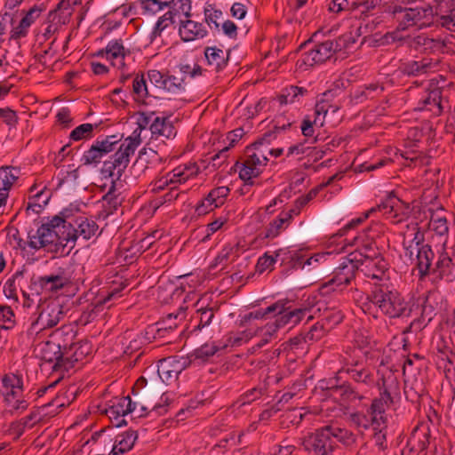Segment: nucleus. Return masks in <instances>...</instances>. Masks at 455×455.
<instances>
[{
    "label": "nucleus",
    "instance_id": "obj_1",
    "mask_svg": "<svg viewBox=\"0 0 455 455\" xmlns=\"http://www.w3.org/2000/svg\"><path fill=\"white\" fill-rule=\"evenodd\" d=\"M369 303L364 308L371 311L372 307L390 319L410 317L416 306L413 299H406L398 291L387 285L375 287L368 295Z\"/></svg>",
    "mask_w": 455,
    "mask_h": 455
},
{
    "label": "nucleus",
    "instance_id": "obj_40",
    "mask_svg": "<svg viewBox=\"0 0 455 455\" xmlns=\"http://www.w3.org/2000/svg\"><path fill=\"white\" fill-rule=\"evenodd\" d=\"M421 314L419 318L414 319L411 324L410 328H415L418 331L423 330L435 316L436 308L433 305L429 297H427L424 299L423 304L421 305Z\"/></svg>",
    "mask_w": 455,
    "mask_h": 455
},
{
    "label": "nucleus",
    "instance_id": "obj_49",
    "mask_svg": "<svg viewBox=\"0 0 455 455\" xmlns=\"http://www.w3.org/2000/svg\"><path fill=\"white\" fill-rule=\"evenodd\" d=\"M174 16L175 12L173 11H168L158 19L149 36L150 43H153L158 36H161L162 32L174 23Z\"/></svg>",
    "mask_w": 455,
    "mask_h": 455
},
{
    "label": "nucleus",
    "instance_id": "obj_46",
    "mask_svg": "<svg viewBox=\"0 0 455 455\" xmlns=\"http://www.w3.org/2000/svg\"><path fill=\"white\" fill-rule=\"evenodd\" d=\"M317 196L316 189L311 188L307 194L299 196L292 204L291 209L285 212L286 215L293 220L299 216L301 212L309 204V203Z\"/></svg>",
    "mask_w": 455,
    "mask_h": 455
},
{
    "label": "nucleus",
    "instance_id": "obj_13",
    "mask_svg": "<svg viewBox=\"0 0 455 455\" xmlns=\"http://www.w3.org/2000/svg\"><path fill=\"white\" fill-rule=\"evenodd\" d=\"M163 386L155 382H148L143 376L140 377L132 387V393L135 399L143 403H151L158 396L163 399Z\"/></svg>",
    "mask_w": 455,
    "mask_h": 455
},
{
    "label": "nucleus",
    "instance_id": "obj_22",
    "mask_svg": "<svg viewBox=\"0 0 455 455\" xmlns=\"http://www.w3.org/2000/svg\"><path fill=\"white\" fill-rule=\"evenodd\" d=\"M323 383L322 382L321 388L327 390L330 396L339 399L343 403H350L363 398V395H360L349 382H344L341 385H329L330 383H326L325 386Z\"/></svg>",
    "mask_w": 455,
    "mask_h": 455
},
{
    "label": "nucleus",
    "instance_id": "obj_57",
    "mask_svg": "<svg viewBox=\"0 0 455 455\" xmlns=\"http://www.w3.org/2000/svg\"><path fill=\"white\" fill-rule=\"evenodd\" d=\"M196 314L199 315V323L194 327L193 331L202 330L205 326L210 325L212 319L214 318V312L212 307H201L196 310Z\"/></svg>",
    "mask_w": 455,
    "mask_h": 455
},
{
    "label": "nucleus",
    "instance_id": "obj_20",
    "mask_svg": "<svg viewBox=\"0 0 455 455\" xmlns=\"http://www.w3.org/2000/svg\"><path fill=\"white\" fill-rule=\"evenodd\" d=\"M356 271L357 267L355 265H352L349 260L342 259V261L333 269V276L323 284V287L348 285L355 279Z\"/></svg>",
    "mask_w": 455,
    "mask_h": 455
},
{
    "label": "nucleus",
    "instance_id": "obj_45",
    "mask_svg": "<svg viewBox=\"0 0 455 455\" xmlns=\"http://www.w3.org/2000/svg\"><path fill=\"white\" fill-rule=\"evenodd\" d=\"M325 427L328 429L331 440H337L346 446H351L355 443L356 437L352 431L331 425Z\"/></svg>",
    "mask_w": 455,
    "mask_h": 455
},
{
    "label": "nucleus",
    "instance_id": "obj_5",
    "mask_svg": "<svg viewBox=\"0 0 455 455\" xmlns=\"http://www.w3.org/2000/svg\"><path fill=\"white\" fill-rule=\"evenodd\" d=\"M293 124L292 122H288L286 124H281L279 120L276 121V124L274 125L271 131H268L263 134L261 138L247 146L244 153L252 156L257 161H260L263 164H267L268 158L267 157L265 152L266 150L262 149V146L270 145L271 142L276 139L277 134L281 132H283L291 127Z\"/></svg>",
    "mask_w": 455,
    "mask_h": 455
},
{
    "label": "nucleus",
    "instance_id": "obj_16",
    "mask_svg": "<svg viewBox=\"0 0 455 455\" xmlns=\"http://www.w3.org/2000/svg\"><path fill=\"white\" fill-rule=\"evenodd\" d=\"M267 166L260 161H257L252 156L244 153V160L243 163L236 161L235 168L239 169V178L244 181V185L253 186V178H257Z\"/></svg>",
    "mask_w": 455,
    "mask_h": 455
},
{
    "label": "nucleus",
    "instance_id": "obj_61",
    "mask_svg": "<svg viewBox=\"0 0 455 455\" xmlns=\"http://www.w3.org/2000/svg\"><path fill=\"white\" fill-rule=\"evenodd\" d=\"M132 92L137 99H144L148 95L146 79L143 73H138L132 81Z\"/></svg>",
    "mask_w": 455,
    "mask_h": 455
},
{
    "label": "nucleus",
    "instance_id": "obj_64",
    "mask_svg": "<svg viewBox=\"0 0 455 455\" xmlns=\"http://www.w3.org/2000/svg\"><path fill=\"white\" fill-rule=\"evenodd\" d=\"M339 214L340 212L338 209H327L319 215L318 221L324 227L331 223L339 224Z\"/></svg>",
    "mask_w": 455,
    "mask_h": 455
},
{
    "label": "nucleus",
    "instance_id": "obj_18",
    "mask_svg": "<svg viewBox=\"0 0 455 455\" xmlns=\"http://www.w3.org/2000/svg\"><path fill=\"white\" fill-rule=\"evenodd\" d=\"M431 276H433V282L444 280L451 283L455 280V260L446 251L439 253Z\"/></svg>",
    "mask_w": 455,
    "mask_h": 455
},
{
    "label": "nucleus",
    "instance_id": "obj_63",
    "mask_svg": "<svg viewBox=\"0 0 455 455\" xmlns=\"http://www.w3.org/2000/svg\"><path fill=\"white\" fill-rule=\"evenodd\" d=\"M275 255L273 256L266 252L264 253L263 256L259 257L256 264V271L261 274L267 269L272 270L273 266L276 261V257L279 255V252L275 251Z\"/></svg>",
    "mask_w": 455,
    "mask_h": 455
},
{
    "label": "nucleus",
    "instance_id": "obj_50",
    "mask_svg": "<svg viewBox=\"0 0 455 455\" xmlns=\"http://www.w3.org/2000/svg\"><path fill=\"white\" fill-rule=\"evenodd\" d=\"M95 127H97V124L89 123L80 124L70 132L69 138L74 141L91 139L93 136V130Z\"/></svg>",
    "mask_w": 455,
    "mask_h": 455
},
{
    "label": "nucleus",
    "instance_id": "obj_4",
    "mask_svg": "<svg viewBox=\"0 0 455 455\" xmlns=\"http://www.w3.org/2000/svg\"><path fill=\"white\" fill-rule=\"evenodd\" d=\"M123 135L117 138V135H108L104 138H98L88 150L81 157L84 165L97 166L102 162L104 156L113 152L116 145L122 140Z\"/></svg>",
    "mask_w": 455,
    "mask_h": 455
},
{
    "label": "nucleus",
    "instance_id": "obj_2",
    "mask_svg": "<svg viewBox=\"0 0 455 455\" xmlns=\"http://www.w3.org/2000/svg\"><path fill=\"white\" fill-rule=\"evenodd\" d=\"M67 232V230L60 228L48 218V220L37 228L36 234H32V231L28 232V238L29 241L28 245L34 250L53 245L54 249H52V251L61 255H68L73 249V246H70V248L65 251V248L68 244L66 242Z\"/></svg>",
    "mask_w": 455,
    "mask_h": 455
},
{
    "label": "nucleus",
    "instance_id": "obj_33",
    "mask_svg": "<svg viewBox=\"0 0 455 455\" xmlns=\"http://www.w3.org/2000/svg\"><path fill=\"white\" fill-rule=\"evenodd\" d=\"M106 59L111 60L112 66L123 68L125 66L124 58L131 54L130 50H126L121 39L108 42L105 47Z\"/></svg>",
    "mask_w": 455,
    "mask_h": 455
},
{
    "label": "nucleus",
    "instance_id": "obj_34",
    "mask_svg": "<svg viewBox=\"0 0 455 455\" xmlns=\"http://www.w3.org/2000/svg\"><path fill=\"white\" fill-rule=\"evenodd\" d=\"M162 164V157L158 153L151 148H143L140 151L133 167L140 170L141 173L146 174L148 171L155 169Z\"/></svg>",
    "mask_w": 455,
    "mask_h": 455
},
{
    "label": "nucleus",
    "instance_id": "obj_56",
    "mask_svg": "<svg viewBox=\"0 0 455 455\" xmlns=\"http://www.w3.org/2000/svg\"><path fill=\"white\" fill-rule=\"evenodd\" d=\"M358 8L355 0H331L329 4V11L339 13L344 11H353Z\"/></svg>",
    "mask_w": 455,
    "mask_h": 455
},
{
    "label": "nucleus",
    "instance_id": "obj_6",
    "mask_svg": "<svg viewBox=\"0 0 455 455\" xmlns=\"http://www.w3.org/2000/svg\"><path fill=\"white\" fill-rule=\"evenodd\" d=\"M134 154L123 146H119L115 154L111 155L108 160L103 161L100 169L101 174L105 178L116 177L119 180L124 173L130 163V157Z\"/></svg>",
    "mask_w": 455,
    "mask_h": 455
},
{
    "label": "nucleus",
    "instance_id": "obj_11",
    "mask_svg": "<svg viewBox=\"0 0 455 455\" xmlns=\"http://www.w3.org/2000/svg\"><path fill=\"white\" fill-rule=\"evenodd\" d=\"M382 13L396 23L398 31H404L415 26L412 7L395 3L385 4L382 7Z\"/></svg>",
    "mask_w": 455,
    "mask_h": 455
},
{
    "label": "nucleus",
    "instance_id": "obj_41",
    "mask_svg": "<svg viewBox=\"0 0 455 455\" xmlns=\"http://www.w3.org/2000/svg\"><path fill=\"white\" fill-rule=\"evenodd\" d=\"M204 56L207 62L216 72L222 70L227 65L229 59V51L224 52L217 47H206L204 49Z\"/></svg>",
    "mask_w": 455,
    "mask_h": 455
},
{
    "label": "nucleus",
    "instance_id": "obj_47",
    "mask_svg": "<svg viewBox=\"0 0 455 455\" xmlns=\"http://www.w3.org/2000/svg\"><path fill=\"white\" fill-rule=\"evenodd\" d=\"M79 212L76 207H67L62 209L59 214L53 216L51 220L55 225H58L60 228L68 231L69 228H72L74 224L72 221L75 214Z\"/></svg>",
    "mask_w": 455,
    "mask_h": 455
},
{
    "label": "nucleus",
    "instance_id": "obj_12",
    "mask_svg": "<svg viewBox=\"0 0 455 455\" xmlns=\"http://www.w3.org/2000/svg\"><path fill=\"white\" fill-rule=\"evenodd\" d=\"M439 60L422 57L419 60L401 61L398 70L407 76H420L433 72L438 66Z\"/></svg>",
    "mask_w": 455,
    "mask_h": 455
},
{
    "label": "nucleus",
    "instance_id": "obj_26",
    "mask_svg": "<svg viewBox=\"0 0 455 455\" xmlns=\"http://www.w3.org/2000/svg\"><path fill=\"white\" fill-rule=\"evenodd\" d=\"M64 315L61 304L51 302L42 310L36 323L40 324L42 329L52 328L60 323Z\"/></svg>",
    "mask_w": 455,
    "mask_h": 455
},
{
    "label": "nucleus",
    "instance_id": "obj_55",
    "mask_svg": "<svg viewBox=\"0 0 455 455\" xmlns=\"http://www.w3.org/2000/svg\"><path fill=\"white\" fill-rule=\"evenodd\" d=\"M114 186L110 190L103 196L104 209L108 215L113 214L120 206L121 202L118 197L114 194Z\"/></svg>",
    "mask_w": 455,
    "mask_h": 455
},
{
    "label": "nucleus",
    "instance_id": "obj_35",
    "mask_svg": "<svg viewBox=\"0 0 455 455\" xmlns=\"http://www.w3.org/2000/svg\"><path fill=\"white\" fill-rule=\"evenodd\" d=\"M20 169L13 166L0 167V178L4 192L0 193V208L7 202L9 190L13 183L19 179Z\"/></svg>",
    "mask_w": 455,
    "mask_h": 455
},
{
    "label": "nucleus",
    "instance_id": "obj_7",
    "mask_svg": "<svg viewBox=\"0 0 455 455\" xmlns=\"http://www.w3.org/2000/svg\"><path fill=\"white\" fill-rule=\"evenodd\" d=\"M134 154L123 146H119L115 154L111 155L108 160L103 161L100 169L101 174L105 178L116 177L119 180L124 173L130 163V157Z\"/></svg>",
    "mask_w": 455,
    "mask_h": 455
},
{
    "label": "nucleus",
    "instance_id": "obj_8",
    "mask_svg": "<svg viewBox=\"0 0 455 455\" xmlns=\"http://www.w3.org/2000/svg\"><path fill=\"white\" fill-rule=\"evenodd\" d=\"M334 54L331 40L316 43L308 52L301 55V58L297 61V66L299 68L306 70L308 67L325 62Z\"/></svg>",
    "mask_w": 455,
    "mask_h": 455
},
{
    "label": "nucleus",
    "instance_id": "obj_39",
    "mask_svg": "<svg viewBox=\"0 0 455 455\" xmlns=\"http://www.w3.org/2000/svg\"><path fill=\"white\" fill-rule=\"evenodd\" d=\"M290 215H286L284 212L271 221L264 231L259 234V236L264 239H273L277 237L283 230H285L291 223Z\"/></svg>",
    "mask_w": 455,
    "mask_h": 455
},
{
    "label": "nucleus",
    "instance_id": "obj_19",
    "mask_svg": "<svg viewBox=\"0 0 455 455\" xmlns=\"http://www.w3.org/2000/svg\"><path fill=\"white\" fill-rule=\"evenodd\" d=\"M189 168L181 169L180 167L175 168L172 172H168L165 176L150 183L151 192L159 193L170 187L177 184H181L187 181L189 176L192 174L188 173Z\"/></svg>",
    "mask_w": 455,
    "mask_h": 455
},
{
    "label": "nucleus",
    "instance_id": "obj_23",
    "mask_svg": "<svg viewBox=\"0 0 455 455\" xmlns=\"http://www.w3.org/2000/svg\"><path fill=\"white\" fill-rule=\"evenodd\" d=\"M68 283V279L63 275H49L44 276H33L31 278V289L37 294L43 291H56L62 289Z\"/></svg>",
    "mask_w": 455,
    "mask_h": 455
},
{
    "label": "nucleus",
    "instance_id": "obj_36",
    "mask_svg": "<svg viewBox=\"0 0 455 455\" xmlns=\"http://www.w3.org/2000/svg\"><path fill=\"white\" fill-rule=\"evenodd\" d=\"M76 336V332L71 325H63L56 329L50 335V338L52 340H55L57 345L60 344V348L66 353V351L70 350V347L75 344Z\"/></svg>",
    "mask_w": 455,
    "mask_h": 455
},
{
    "label": "nucleus",
    "instance_id": "obj_28",
    "mask_svg": "<svg viewBox=\"0 0 455 455\" xmlns=\"http://www.w3.org/2000/svg\"><path fill=\"white\" fill-rule=\"evenodd\" d=\"M455 2L453 0H439L436 1L432 7L433 12V26H441L445 28V26L451 25V15L453 12Z\"/></svg>",
    "mask_w": 455,
    "mask_h": 455
},
{
    "label": "nucleus",
    "instance_id": "obj_38",
    "mask_svg": "<svg viewBox=\"0 0 455 455\" xmlns=\"http://www.w3.org/2000/svg\"><path fill=\"white\" fill-rule=\"evenodd\" d=\"M138 438V433L134 430H128L121 435H117L114 439L111 449L112 455H121L131 451Z\"/></svg>",
    "mask_w": 455,
    "mask_h": 455
},
{
    "label": "nucleus",
    "instance_id": "obj_52",
    "mask_svg": "<svg viewBox=\"0 0 455 455\" xmlns=\"http://www.w3.org/2000/svg\"><path fill=\"white\" fill-rule=\"evenodd\" d=\"M424 392L422 384L414 381L410 386L404 385L403 393L407 401L411 403H419L421 395Z\"/></svg>",
    "mask_w": 455,
    "mask_h": 455
},
{
    "label": "nucleus",
    "instance_id": "obj_14",
    "mask_svg": "<svg viewBox=\"0 0 455 455\" xmlns=\"http://www.w3.org/2000/svg\"><path fill=\"white\" fill-rule=\"evenodd\" d=\"M409 47L422 54L444 53L447 44L440 38H430L426 34H419L410 39Z\"/></svg>",
    "mask_w": 455,
    "mask_h": 455
},
{
    "label": "nucleus",
    "instance_id": "obj_9",
    "mask_svg": "<svg viewBox=\"0 0 455 455\" xmlns=\"http://www.w3.org/2000/svg\"><path fill=\"white\" fill-rule=\"evenodd\" d=\"M285 307L288 308L285 309L283 313H281V315L275 318L274 323L267 324L266 333L269 336H273L278 329L286 325H297L304 319L306 315L309 313V310L307 307H296L294 306V301L291 299H289V304H287Z\"/></svg>",
    "mask_w": 455,
    "mask_h": 455
},
{
    "label": "nucleus",
    "instance_id": "obj_21",
    "mask_svg": "<svg viewBox=\"0 0 455 455\" xmlns=\"http://www.w3.org/2000/svg\"><path fill=\"white\" fill-rule=\"evenodd\" d=\"M65 352L60 348V344L57 345L55 340H49L44 342L40 348V357L46 363H54L52 369L54 371L65 370Z\"/></svg>",
    "mask_w": 455,
    "mask_h": 455
},
{
    "label": "nucleus",
    "instance_id": "obj_54",
    "mask_svg": "<svg viewBox=\"0 0 455 455\" xmlns=\"http://www.w3.org/2000/svg\"><path fill=\"white\" fill-rule=\"evenodd\" d=\"M437 365L443 367L444 371H450L451 367L453 364L454 353L448 347H443L437 350Z\"/></svg>",
    "mask_w": 455,
    "mask_h": 455
},
{
    "label": "nucleus",
    "instance_id": "obj_58",
    "mask_svg": "<svg viewBox=\"0 0 455 455\" xmlns=\"http://www.w3.org/2000/svg\"><path fill=\"white\" fill-rule=\"evenodd\" d=\"M307 415V411H304L303 408H292L283 415V419L293 426H299Z\"/></svg>",
    "mask_w": 455,
    "mask_h": 455
},
{
    "label": "nucleus",
    "instance_id": "obj_29",
    "mask_svg": "<svg viewBox=\"0 0 455 455\" xmlns=\"http://www.w3.org/2000/svg\"><path fill=\"white\" fill-rule=\"evenodd\" d=\"M179 34L183 42H190L205 37L208 32L202 23L188 19L180 20Z\"/></svg>",
    "mask_w": 455,
    "mask_h": 455
},
{
    "label": "nucleus",
    "instance_id": "obj_10",
    "mask_svg": "<svg viewBox=\"0 0 455 455\" xmlns=\"http://www.w3.org/2000/svg\"><path fill=\"white\" fill-rule=\"evenodd\" d=\"M185 309L180 308L177 314H169L166 317L155 324V327H149L150 331L154 332V339H159L164 342L170 343L172 339L176 336L177 329L180 322L184 318Z\"/></svg>",
    "mask_w": 455,
    "mask_h": 455
},
{
    "label": "nucleus",
    "instance_id": "obj_62",
    "mask_svg": "<svg viewBox=\"0 0 455 455\" xmlns=\"http://www.w3.org/2000/svg\"><path fill=\"white\" fill-rule=\"evenodd\" d=\"M140 5L144 12L156 14L164 7H168V1L161 0H140Z\"/></svg>",
    "mask_w": 455,
    "mask_h": 455
},
{
    "label": "nucleus",
    "instance_id": "obj_17",
    "mask_svg": "<svg viewBox=\"0 0 455 455\" xmlns=\"http://www.w3.org/2000/svg\"><path fill=\"white\" fill-rule=\"evenodd\" d=\"M75 224L76 225V228L75 226L69 228L66 235L67 243H72L73 247L75 246V243L78 236H82L84 240H89L95 235L99 229V226L94 220L84 217L76 218L75 220Z\"/></svg>",
    "mask_w": 455,
    "mask_h": 455
},
{
    "label": "nucleus",
    "instance_id": "obj_25",
    "mask_svg": "<svg viewBox=\"0 0 455 455\" xmlns=\"http://www.w3.org/2000/svg\"><path fill=\"white\" fill-rule=\"evenodd\" d=\"M75 398L76 391L73 388H68L57 394L49 403L41 405L39 409L44 412V415L52 417L58 414L60 410L68 406Z\"/></svg>",
    "mask_w": 455,
    "mask_h": 455
},
{
    "label": "nucleus",
    "instance_id": "obj_27",
    "mask_svg": "<svg viewBox=\"0 0 455 455\" xmlns=\"http://www.w3.org/2000/svg\"><path fill=\"white\" fill-rule=\"evenodd\" d=\"M183 369L184 367L180 364L179 360L168 357L159 361L157 374L162 382L169 385L178 379L179 374Z\"/></svg>",
    "mask_w": 455,
    "mask_h": 455
},
{
    "label": "nucleus",
    "instance_id": "obj_48",
    "mask_svg": "<svg viewBox=\"0 0 455 455\" xmlns=\"http://www.w3.org/2000/svg\"><path fill=\"white\" fill-rule=\"evenodd\" d=\"M415 26L430 27L433 26V12L430 4H422L412 7Z\"/></svg>",
    "mask_w": 455,
    "mask_h": 455
},
{
    "label": "nucleus",
    "instance_id": "obj_44",
    "mask_svg": "<svg viewBox=\"0 0 455 455\" xmlns=\"http://www.w3.org/2000/svg\"><path fill=\"white\" fill-rule=\"evenodd\" d=\"M308 91L304 87L297 85H290L282 90L276 99L281 105H287L299 102L301 98L307 95Z\"/></svg>",
    "mask_w": 455,
    "mask_h": 455
},
{
    "label": "nucleus",
    "instance_id": "obj_43",
    "mask_svg": "<svg viewBox=\"0 0 455 455\" xmlns=\"http://www.w3.org/2000/svg\"><path fill=\"white\" fill-rule=\"evenodd\" d=\"M357 365V361L347 363L345 366L342 367L340 371L347 372L350 376V378L356 383L371 385L373 382V376L371 371L365 368L357 370L355 368Z\"/></svg>",
    "mask_w": 455,
    "mask_h": 455
},
{
    "label": "nucleus",
    "instance_id": "obj_59",
    "mask_svg": "<svg viewBox=\"0 0 455 455\" xmlns=\"http://www.w3.org/2000/svg\"><path fill=\"white\" fill-rule=\"evenodd\" d=\"M204 16L205 22L210 28H214L215 29H220V20L222 17V12L220 10L215 9L212 5H209V7L204 9Z\"/></svg>",
    "mask_w": 455,
    "mask_h": 455
},
{
    "label": "nucleus",
    "instance_id": "obj_32",
    "mask_svg": "<svg viewBox=\"0 0 455 455\" xmlns=\"http://www.w3.org/2000/svg\"><path fill=\"white\" fill-rule=\"evenodd\" d=\"M392 404L383 400L382 397H375L372 399L371 406L367 410V413L371 416L373 421V429H378L379 427H386L387 415L386 410Z\"/></svg>",
    "mask_w": 455,
    "mask_h": 455
},
{
    "label": "nucleus",
    "instance_id": "obj_31",
    "mask_svg": "<svg viewBox=\"0 0 455 455\" xmlns=\"http://www.w3.org/2000/svg\"><path fill=\"white\" fill-rule=\"evenodd\" d=\"M112 404L105 410L108 418L117 420L119 417H124L134 411L136 403H133L129 395L116 397L111 401Z\"/></svg>",
    "mask_w": 455,
    "mask_h": 455
},
{
    "label": "nucleus",
    "instance_id": "obj_37",
    "mask_svg": "<svg viewBox=\"0 0 455 455\" xmlns=\"http://www.w3.org/2000/svg\"><path fill=\"white\" fill-rule=\"evenodd\" d=\"M2 383L4 388L2 394L8 403H11V398H15L19 392L23 390V380L20 375L13 373L5 374L2 379Z\"/></svg>",
    "mask_w": 455,
    "mask_h": 455
},
{
    "label": "nucleus",
    "instance_id": "obj_30",
    "mask_svg": "<svg viewBox=\"0 0 455 455\" xmlns=\"http://www.w3.org/2000/svg\"><path fill=\"white\" fill-rule=\"evenodd\" d=\"M65 354V371L75 367L76 363L83 361L92 353V345L87 340L75 342Z\"/></svg>",
    "mask_w": 455,
    "mask_h": 455
},
{
    "label": "nucleus",
    "instance_id": "obj_15",
    "mask_svg": "<svg viewBox=\"0 0 455 455\" xmlns=\"http://www.w3.org/2000/svg\"><path fill=\"white\" fill-rule=\"evenodd\" d=\"M377 387L379 389V397H382L391 404H395L401 400V387L400 381L394 373L389 372L377 381Z\"/></svg>",
    "mask_w": 455,
    "mask_h": 455
},
{
    "label": "nucleus",
    "instance_id": "obj_24",
    "mask_svg": "<svg viewBox=\"0 0 455 455\" xmlns=\"http://www.w3.org/2000/svg\"><path fill=\"white\" fill-rule=\"evenodd\" d=\"M435 252L431 245L425 244L418 249L416 255V268L419 271V279L424 281L426 277L431 276L434 267L433 260Z\"/></svg>",
    "mask_w": 455,
    "mask_h": 455
},
{
    "label": "nucleus",
    "instance_id": "obj_53",
    "mask_svg": "<svg viewBox=\"0 0 455 455\" xmlns=\"http://www.w3.org/2000/svg\"><path fill=\"white\" fill-rule=\"evenodd\" d=\"M172 94H179L186 91V84L183 77L175 76H167L165 77L164 88Z\"/></svg>",
    "mask_w": 455,
    "mask_h": 455
},
{
    "label": "nucleus",
    "instance_id": "obj_42",
    "mask_svg": "<svg viewBox=\"0 0 455 455\" xmlns=\"http://www.w3.org/2000/svg\"><path fill=\"white\" fill-rule=\"evenodd\" d=\"M388 269V263L382 255L366 259V265L363 271L365 275L372 279H381L382 275Z\"/></svg>",
    "mask_w": 455,
    "mask_h": 455
},
{
    "label": "nucleus",
    "instance_id": "obj_60",
    "mask_svg": "<svg viewBox=\"0 0 455 455\" xmlns=\"http://www.w3.org/2000/svg\"><path fill=\"white\" fill-rule=\"evenodd\" d=\"M169 11H173L175 15L182 12L187 18L191 16V0H170L168 1Z\"/></svg>",
    "mask_w": 455,
    "mask_h": 455
},
{
    "label": "nucleus",
    "instance_id": "obj_3",
    "mask_svg": "<svg viewBox=\"0 0 455 455\" xmlns=\"http://www.w3.org/2000/svg\"><path fill=\"white\" fill-rule=\"evenodd\" d=\"M300 445L305 451L313 455H332L337 447L336 442L330 439L325 426L301 438Z\"/></svg>",
    "mask_w": 455,
    "mask_h": 455
},
{
    "label": "nucleus",
    "instance_id": "obj_51",
    "mask_svg": "<svg viewBox=\"0 0 455 455\" xmlns=\"http://www.w3.org/2000/svg\"><path fill=\"white\" fill-rule=\"evenodd\" d=\"M331 42L332 43L334 53H338L340 52H347L348 49H350L351 46L355 44V38L350 32L345 33L335 40H331Z\"/></svg>",
    "mask_w": 455,
    "mask_h": 455
}]
</instances>
